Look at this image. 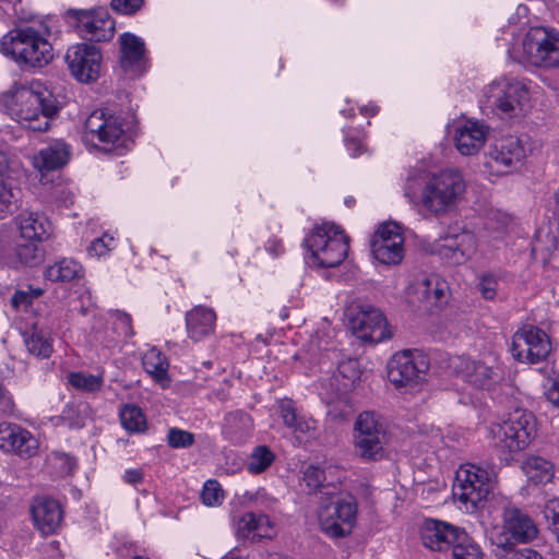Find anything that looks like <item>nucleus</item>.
Masks as SVG:
<instances>
[{
    "label": "nucleus",
    "mask_w": 559,
    "mask_h": 559,
    "mask_svg": "<svg viewBox=\"0 0 559 559\" xmlns=\"http://www.w3.org/2000/svg\"><path fill=\"white\" fill-rule=\"evenodd\" d=\"M466 191L460 170L444 169L433 174L413 170L406 178L404 195L427 212L441 216L454 210Z\"/></svg>",
    "instance_id": "f257e3e1"
},
{
    "label": "nucleus",
    "mask_w": 559,
    "mask_h": 559,
    "mask_svg": "<svg viewBox=\"0 0 559 559\" xmlns=\"http://www.w3.org/2000/svg\"><path fill=\"white\" fill-rule=\"evenodd\" d=\"M9 115L33 131H46L59 112L53 94L38 81L16 87L5 100Z\"/></svg>",
    "instance_id": "f03ea898"
},
{
    "label": "nucleus",
    "mask_w": 559,
    "mask_h": 559,
    "mask_svg": "<svg viewBox=\"0 0 559 559\" xmlns=\"http://www.w3.org/2000/svg\"><path fill=\"white\" fill-rule=\"evenodd\" d=\"M496 485L497 472L492 465L480 466L466 463L456 471L452 495L461 509L467 513H474L493 493Z\"/></svg>",
    "instance_id": "7ed1b4c3"
},
{
    "label": "nucleus",
    "mask_w": 559,
    "mask_h": 559,
    "mask_svg": "<svg viewBox=\"0 0 559 559\" xmlns=\"http://www.w3.org/2000/svg\"><path fill=\"white\" fill-rule=\"evenodd\" d=\"M1 48L16 62L34 68H43L53 59L52 45L46 35L34 26L11 29L2 37Z\"/></svg>",
    "instance_id": "20e7f679"
},
{
    "label": "nucleus",
    "mask_w": 559,
    "mask_h": 559,
    "mask_svg": "<svg viewBox=\"0 0 559 559\" xmlns=\"http://www.w3.org/2000/svg\"><path fill=\"white\" fill-rule=\"evenodd\" d=\"M310 252L308 262L319 267H335L347 257L349 239L344 230L333 223L316 225L305 239Z\"/></svg>",
    "instance_id": "39448f33"
},
{
    "label": "nucleus",
    "mask_w": 559,
    "mask_h": 559,
    "mask_svg": "<svg viewBox=\"0 0 559 559\" xmlns=\"http://www.w3.org/2000/svg\"><path fill=\"white\" fill-rule=\"evenodd\" d=\"M535 432L533 415L522 408L511 412L501 423H492L488 433L492 445L503 453L518 452L525 449Z\"/></svg>",
    "instance_id": "423d86ee"
},
{
    "label": "nucleus",
    "mask_w": 559,
    "mask_h": 559,
    "mask_svg": "<svg viewBox=\"0 0 559 559\" xmlns=\"http://www.w3.org/2000/svg\"><path fill=\"white\" fill-rule=\"evenodd\" d=\"M386 431L380 417L373 412L360 413L353 427L354 454L364 462L380 461L385 456Z\"/></svg>",
    "instance_id": "0eeeda50"
},
{
    "label": "nucleus",
    "mask_w": 559,
    "mask_h": 559,
    "mask_svg": "<svg viewBox=\"0 0 559 559\" xmlns=\"http://www.w3.org/2000/svg\"><path fill=\"white\" fill-rule=\"evenodd\" d=\"M528 102V87L516 79L501 78L483 90V103L508 117L521 115Z\"/></svg>",
    "instance_id": "6e6552de"
},
{
    "label": "nucleus",
    "mask_w": 559,
    "mask_h": 559,
    "mask_svg": "<svg viewBox=\"0 0 559 559\" xmlns=\"http://www.w3.org/2000/svg\"><path fill=\"white\" fill-rule=\"evenodd\" d=\"M328 503H321L318 519L321 530L330 537L340 538L349 535L357 522L358 504L352 495L328 497Z\"/></svg>",
    "instance_id": "1a4fd4ad"
},
{
    "label": "nucleus",
    "mask_w": 559,
    "mask_h": 559,
    "mask_svg": "<svg viewBox=\"0 0 559 559\" xmlns=\"http://www.w3.org/2000/svg\"><path fill=\"white\" fill-rule=\"evenodd\" d=\"M523 55L528 63L544 70H559V32L531 28L525 35Z\"/></svg>",
    "instance_id": "9d476101"
},
{
    "label": "nucleus",
    "mask_w": 559,
    "mask_h": 559,
    "mask_svg": "<svg viewBox=\"0 0 559 559\" xmlns=\"http://www.w3.org/2000/svg\"><path fill=\"white\" fill-rule=\"evenodd\" d=\"M388 379L397 389L419 384L429 369L427 358L417 350L395 353L386 365Z\"/></svg>",
    "instance_id": "9b49d317"
},
{
    "label": "nucleus",
    "mask_w": 559,
    "mask_h": 559,
    "mask_svg": "<svg viewBox=\"0 0 559 559\" xmlns=\"http://www.w3.org/2000/svg\"><path fill=\"white\" fill-rule=\"evenodd\" d=\"M348 319L353 333L365 342L380 343L392 336L384 314L371 305L350 307Z\"/></svg>",
    "instance_id": "f8f14e48"
},
{
    "label": "nucleus",
    "mask_w": 559,
    "mask_h": 559,
    "mask_svg": "<svg viewBox=\"0 0 559 559\" xmlns=\"http://www.w3.org/2000/svg\"><path fill=\"white\" fill-rule=\"evenodd\" d=\"M84 139L93 144H103L105 151L120 147L124 143L121 119L103 109L94 110L85 120Z\"/></svg>",
    "instance_id": "ddd939ff"
},
{
    "label": "nucleus",
    "mask_w": 559,
    "mask_h": 559,
    "mask_svg": "<svg viewBox=\"0 0 559 559\" xmlns=\"http://www.w3.org/2000/svg\"><path fill=\"white\" fill-rule=\"evenodd\" d=\"M64 60L72 76L81 83H93L100 76L103 55L92 44L80 43L69 47Z\"/></svg>",
    "instance_id": "4468645a"
},
{
    "label": "nucleus",
    "mask_w": 559,
    "mask_h": 559,
    "mask_svg": "<svg viewBox=\"0 0 559 559\" xmlns=\"http://www.w3.org/2000/svg\"><path fill=\"white\" fill-rule=\"evenodd\" d=\"M551 342L545 331L526 325L519 330L512 341V354L521 362L538 364L551 352Z\"/></svg>",
    "instance_id": "2eb2a0df"
},
{
    "label": "nucleus",
    "mask_w": 559,
    "mask_h": 559,
    "mask_svg": "<svg viewBox=\"0 0 559 559\" xmlns=\"http://www.w3.org/2000/svg\"><path fill=\"white\" fill-rule=\"evenodd\" d=\"M68 14L75 20L76 29L83 38L93 41H107L114 37L115 22L107 9H72L68 11Z\"/></svg>",
    "instance_id": "dca6fc26"
},
{
    "label": "nucleus",
    "mask_w": 559,
    "mask_h": 559,
    "mask_svg": "<svg viewBox=\"0 0 559 559\" xmlns=\"http://www.w3.org/2000/svg\"><path fill=\"white\" fill-rule=\"evenodd\" d=\"M371 252L382 264H399L404 258V236L400 225L381 224L371 239Z\"/></svg>",
    "instance_id": "f3484780"
},
{
    "label": "nucleus",
    "mask_w": 559,
    "mask_h": 559,
    "mask_svg": "<svg viewBox=\"0 0 559 559\" xmlns=\"http://www.w3.org/2000/svg\"><path fill=\"white\" fill-rule=\"evenodd\" d=\"M524 158L522 142L515 136H507L490 146L486 166L496 174L506 175L516 169Z\"/></svg>",
    "instance_id": "a211bd4d"
},
{
    "label": "nucleus",
    "mask_w": 559,
    "mask_h": 559,
    "mask_svg": "<svg viewBox=\"0 0 559 559\" xmlns=\"http://www.w3.org/2000/svg\"><path fill=\"white\" fill-rule=\"evenodd\" d=\"M0 449L29 457L36 453L38 440L16 424L2 423L0 424Z\"/></svg>",
    "instance_id": "6ab92c4d"
},
{
    "label": "nucleus",
    "mask_w": 559,
    "mask_h": 559,
    "mask_svg": "<svg viewBox=\"0 0 559 559\" xmlns=\"http://www.w3.org/2000/svg\"><path fill=\"white\" fill-rule=\"evenodd\" d=\"M460 531L457 527L438 520H426L421 526L423 544L433 551H444L453 547L459 539Z\"/></svg>",
    "instance_id": "aec40b11"
},
{
    "label": "nucleus",
    "mask_w": 559,
    "mask_h": 559,
    "mask_svg": "<svg viewBox=\"0 0 559 559\" xmlns=\"http://www.w3.org/2000/svg\"><path fill=\"white\" fill-rule=\"evenodd\" d=\"M488 131V127L477 120L461 122L455 128L454 133L456 150L464 156L477 154L487 140Z\"/></svg>",
    "instance_id": "412c9836"
},
{
    "label": "nucleus",
    "mask_w": 559,
    "mask_h": 559,
    "mask_svg": "<svg viewBox=\"0 0 559 559\" xmlns=\"http://www.w3.org/2000/svg\"><path fill=\"white\" fill-rule=\"evenodd\" d=\"M32 516L37 528L44 535H49L60 526L63 515L60 504L56 500L40 497L35 499L32 504Z\"/></svg>",
    "instance_id": "4be33fe9"
},
{
    "label": "nucleus",
    "mask_w": 559,
    "mask_h": 559,
    "mask_svg": "<svg viewBox=\"0 0 559 559\" xmlns=\"http://www.w3.org/2000/svg\"><path fill=\"white\" fill-rule=\"evenodd\" d=\"M460 368L463 378L479 389H489L500 378V368L497 362L489 365L486 361L462 358Z\"/></svg>",
    "instance_id": "5701e85b"
},
{
    "label": "nucleus",
    "mask_w": 559,
    "mask_h": 559,
    "mask_svg": "<svg viewBox=\"0 0 559 559\" xmlns=\"http://www.w3.org/2000/svg\"><path fill=\"white\" fill-rule=\"evenodd\" d=\"M503 528L519 542H530L537 535V527L532 519L520 509L506 504L502 512Z\"/></svg>",
    "instance_id": "b1692460"
},
{
    "label": "nucleus",
    "mask_w": 559,
    "mask_h": 559,
    "mask_svg": "<svg viewBox=\"0 0 559 559\" xmlns=\"http://www.w3.org/2000/svg\"><path fill=\"white\" fill-rule=\"evenodd\" d=\"M236 534L241 539L252 542L271 537L272 525L262 513L246 512L235 520Z\"/></svg>",
    "instance_id": "393cba45"
},
{
    "label": "nucleus",
    "mask_w": 559,
    "mask_h": 559,
    "mask_svg": "<svg viewBox=\"0 0 559 559\" xmlns=\"http://www.w3.org/2000/svg\"><path fill=\"white\" fill-rule=\"evenodd\" d=\"M216 321L215 312L206 307L198 306L187 312L186 325L190 338L202 340L214 331Z\"/></svg>",
    "instance_id": "a878e982"
},
{
    "label": "nucleus",
    "mask_w": 559,
    "mask_h": 559,
    "mask_svg": "<svg viewBox=\"0 0 559 559\" xmlns=\"http://www.w3.org/2000/svg\"><path fill=\"white\" fill-rule=\"evenodd\" d=\"M475 251L476 242L474 237L469 234H463L455 239H450L438 249L442 259L455 265L467 261Z\"/></svg>",
    "instance_id": "bb28decb"
},
{
    "label": "nucleus",
    "mask_w": 559,
    "mask_h": 559,
    "mask_svg": "<svg viewBox=\"0 0 559 559\" xmlns=\"http://www.w3.org/2000/svg\"><path fill=\"white\" fill-rule=\"evenodd\" d=\"M70 157L69 146L57 141L47 147L41 148L33 156V165L40 171H49L63 167Z\"/></svg>",
    "instance_id": "cd10ccee"
},
{
    "label": "nucleus",
    "mask_w": 559,
    "mask_h": 559,
    "mask_svg": "<svg viewBox=\"0 0 559 559\" xmlns=\"http://www.w3.org/2000/svg\"><path fill=\"white\" fill-rule=\"evenodd\" d=\"M21 236L26 240L43 241L48 238L50 223L44 214L24 211L16 217Z\"/></svg>",
    "instance_id": "c85d7f7f"
},
{
    "label": "nucleus",
    "mask_w": 559,
    "mask_h": 559,
    "mask_svg": "<svg viewBox=\"0 0 559 559\" xmlns=\"http://www.w3.org/2000/svg\"><path fill=\"white\" fill-rule=\"evenodd\" d=\"M120 64L129 71L140 67L145 55V45L142 38L131 33H123L119 37Z\"/></svg>",
    "instance_id": "c756f323"
},
{
    "label": "nucleus",
    "mask_w": 559,
    "mask_h": 559,
    "mask_svg": "<svg viewBox=\"0 0 559 559\" xmlns=\"http://www.w3.org/2000/svg\"><path fill=\"white\" fill-rule=\"evenodd\" d=\"M83 266L73 259H61L49 265L45 271V276L51 282L71 283L83 277Z\"/></svg>",
    "instance_id": "7c9ffc66"
},
{
    "label": "nucleus",
    "mask_w": 559,
    "mask_h": 559,
    "mask_svg": "<svg viewBox=\"0 0 559 559\" xmlns=\"http://www.w3.org/2000/svg\"><path fill=\"white\" fill-rule=\"evenodd\" d=\"M302 485L308 493L320 492L323 496H333L336 487L326 483V469L317 465H307L302 471Z\"/></svg>",
    "instance_id": "2f4dec72"
},
{
    "label": "nucleus",
    "mask_w": 559,
    "mask_h": 559,
    "mask_svg": "<svg viewBox=\"0 0 559 559\" xmlns=\"http://www.w3.org/2000/svg\"><path fill=\"white\" fill-rule=\"evenodd\" d=\"M143 367L145 371L153 377V379L160 383L163 386H166L168 379V368L169 362L165 355L156 349H148L142 359Z\"/></svg>",
    "instance_id": "473e14b6"
},
{
    "label": "nucleus",
    "mask_w": 559,
    "mask_h": 559,
    "mask_svg": "<svg viewBox=\"0 0 559 559\" xmlns=\"http://www.w3.org/2000/svg\"><path fill=\"white\" fill-rule=\"evenodd\" d=\"M522 471L534 484H546L554 477L552 464L540 456H528L522 462Z\"/></svg>",
    "instance_id": "72a5a7b5"
},
{
    "label": "nucleus",
    "mask_w": 559,
    "mask_h": 559,
    "mask_svg": "<svg viewBox=\"0 0 559 559\" xmlns=\"http://www.w3.org/2000/svg\"><path fill=\"white\" fill-rule=\"evenodd\" d=\"M280 413L284 425L295 433L307 435L314 429V421L299 416L290 400L280 403Z\"/></svg>",
    "instance_id": "f704fd0d"
},
{
    "label": "nucleus",
    "mask_w": 559,
    "mask_h": 559,
    "mask_svg": "<svg viewBox=\"0 0 559 559\" xmlns=\"http://www.w3.org/2000/svg\"><path fill=\"white\" fill-rule=\"evenodd\" d=\"M360 374L361 371L357 360L348 359L342 361L337 367L336 373L333 376L337 391L347 392L352 390L360 380Z\"/></svg>",
    "instance_id": "c9c22d12"
},
{
    "label": "nucleus",
    "mask_w": 559,
    "mask_h": 559,
    "mask_svg": "<svg viewBox=\"0 0 559 559\" xmlns=\"http://www.w3.org/2000/svg\"><path fill=\"white\" fill-rule=\"evenodd\" d=\"M448 286L438 277L431 276L425 278L417 288L418 294L430 305H438L447 295Z\"/></svg>",
    "instance_id": "e433bc0d"
},
{
    "label": "nucleus",
    "mask_w": 559,
    "mask_h": 559,
    "mask_svg": "<svg viewBox=\"0 0 559 559\" xmlns=\"http://www.w3.org/2000/svg\"><path fill=\"white\" fill-rule=\"evenodd\" d=\"M119 416L122 427L129 432H142L146 428L145 416L142 409L136 405H123Z\"/></svg>",
    "instance_id": "4c0bfd02"
},
{
    "label": "nucleus",
    "mask_w": 559,
    "mask_h": 559,
    "mask_svg": "<svg viewBox=\"0 0 559 559\" xmlns=\"http://www.w3.org/2000/svg\"><path fill=\"white\" fill-rule=\"evenodd\" d=\"M453 559H483L480 546L463 531L452 547Z\"/></svg>",
    "instance_id": "58836bf2"
},
{
    "label": "nucleus",
    "mask_w": 559,
    "mask_h": 559,
    "mask_svg": "<svg viewBox=\"0 0 559 559\" xmlns=\"http://www.w3.org/2000/svg\"><path fill=\"white\" fill-rule=\"evenodd\" d=\"M274 460V453L266 445H259L249 455L246 468L250 474L258 475L266 471Z\"/></svg>",
    "instance_id": "ea45409f"
},
{
    "label": "nucleus",
    "mask_w": 559,
    "mask_h": 559,
    "mask_svg": "<svg viewBox=\"0 0 559 559\" xmlns=\"http://www.w3.org/2000/svg\"><path fill=\"white\" fill-rule=\"evenodd\" d=\"M37 242V240H28V242L16 247L15 257L21 264L35 266L43 262L44 251Z\"/></svg>",
    "instance_id": "a19ab883"
},
{
    "label": "nucleus",
    "mask_w": 559,
    "mask_h": 559,
    "mask_svg": "<svg viewBox=\"0 0 559 559\" xmlns=\"http://www.w3.org/2000/svg\"><path fill=\"white\" fill-rule=\"evenodd\" d=\"M25 345L27 350L36 357L47 358L52 352V345L48 335L36 329L29 336L25 337Z\"/></svg>",
    "instance_id": "79ce46f5"
},
{
    "label": "nucleus",
    "mask_w": 559,
    "mask_h": 559,
    "mask_svg": "<svg viewBox=\"0 0 559 559\" xmlns=\"http://www.w3.org/2000/svg\"><path fill=\"white\" fill-rule=\"evenodd\" d=\"M226 429L230 437L242 438L251 431L252 420L243 412L230 413L226 417Z\"/></svg>",
    "instance_id": "37998d69"
},
{
    "label": "nucleus",
    "mask_w": 559,
    "mask_h": 559,
    "mask_svg": "<svg viewBox=\"0 0 559 559\" xmlns=\"http://www.w3.org/2000/svg\"><path fill=\"white\" fill-rule=\"evenodd\" d=\"M69 383L76 390L84 392H96L103 386L102 376L90 374L85 372H71L68 377Z\"/></svg>",
    "instance_id": "c03bdc74"
},
{
    "label": "nucleus",
    "mask_w": 559,
    "mask_h": 559,
    "mask_svg": "<svg viewBox=\"0 0 559 559\" xmlns=\"http://www.w3.org/2000/svg\"><path fill=\"white\" fill-rule=\"evenodd\" d=\"M225 493L221 484L215 479H209L204 483L201 491V500L207 507L221 506Z\"/></svg>",
    "instance_id": "a18cd8bd"
},
{
    "label": "nucleus",
    "mask_w": 559,
    "mask_h": 559,
    "mask_svg": "<svg viewBox=\"0 0 559 559\" xmlns=\"http://www.w3.org/2000/svg\"><path fill=\"white\" fill-rule=\"evenodd\" d=\"M49 464L56 471V473L60 476L71 475L76 468V460L62 452H53L48 459Z\"/></svg>",
    "instance_id": "49530a36"
},
{
    "label": "nucleus",
    "mask_w": 559,
    "mask_h": 559,
    "mask_svg": "<svg viewBox=\"0 0 559 559\" xmlns=\"http://www.w3.org/2000/svg\"><path fill=\"white\" fill-rule=\"evenodd\" d=\"M88 406L86 404H69L62 413V418L72 428H81L85 425V415Z\"/></svg>",
    "instance_id": "de8ad7c7"
},
{
    "label": "nucleus",
    "mask_w": 559,
    "mask_h": 559,
    "mask_svg": "<svg viewBox=\"0 0 559 559\" xmlns=\"http://www.w3.org/2000/svg\"><path fill=\"white\" fill-rule=\"evenodd\" d=\"M112 329L119 336L130 337L133 335V329L131 324V317L121 311H115L111 314Z\"/></svg>",
    "instance_id": "09e8293b"
},
{
    "label": "nucleus",
    "mask_w": 559,
    "mask_h": 559,
    "mask_svg": "<svg viewBox=\"0 0 559 559\" xmlns=\"http://www.w3.org/2000/svg\"><path fill=\"white\" fill-rule=\"evenodd\" d=\"M167 439L168 444L175 449L188 448L192 445L194 441V437L191 432L177 428H173L169 430Z\"/></svg>",
    "instance_id": "8fccbe9b"
},
{
    "label": "nucleus",
    "mask_w": 559,
    "mask_h": 559,
    "mask_svg": "<svg viewBox=\"0 0 559 559\" xmlns=\"http://www.w3.org/2000/svg\"><path fill=\"white\" fill-rule=\"evenodd\" d=\"M15 204V195L10 187L0 180V218L9 214Z\"/></svg>",
    "instance_id": "3c124183"
},
{
    "label": "nucleus",
    "mask_w": 559,
    "mask_h": 559,
    "mask_svg": "<svg viewBox=\"0 0 559 559\" xmlns=\"http://www.w3.org/2000/svg\"><path fill=\"white\" fill-rule=\"evenodd\" d=\"M478 289L483 298L492 300L498 289V278L492 274H485L480 277Z\"/></svg>",
    "instance_id": "603ef678"
},
{
    "label": "nucleus",
    "mask_w": 559,
    "mask_h": 559,
    "mask_svg": "<svg viewBox=\"0 0 559 559\" xmlns=\"http://www.w3.org/2000/svg\"><path fill=\"white\" fill-rule=\"evenodd\" d=\"M144 0H111V7L119 13L133 14L143 4Z\"/></svg>",
    "instance_id": "864d4df0"
},
{
    "label": "nucleus",
    "mask_w": 559,
    "mask_h": 559,
    "mask_svg": "<svg viewBox=\"0 0 559 559\" xmlns=\"http://www.w3.org/2000/svg\"><path fill=\"white\" fill-rule=\"evenodd\" d=\"M544 518L547 521L548 526L555 521L559 520V499L550 498L546 501L544 507Z\"/></svg>",
    "instance_id": "5fc2aeb1"
},
{
    "label": "nucleus",
    "mask_w": 559,
    "mask_h": 559,
    "mask_svg": "<svg viewBox=\"0 0 559 559\" xmlns=\"http://www.w3.org/2000/svg\"><path fill=\"white\" fill-rule=\"evenodd\" d=\"M107 235L93 240L88 247V253L94 257H102L106 254L111 248H108L106 242Z\"/></svg>",
    "instance_id": "6e6d98bb"
},
{
    "label": "nucleus",
    "mask_w": 559,
    "mask_h": 559,
    "mask_svg": "<svg viewBox=\"0 0 559 559\" xmlns=\"http://www.w3.org/2000/svg\"><path fill=\"white\" fill-rule=\"evenodd\" d=\"M506 559H542V556L531 548H523L520 550H507Z\"/></svg>",
    "instance_id": "4d7b16f0"
},
{
    "label": "nucleus",
    "mask_w": 559,
    "mask_h": 559,
    "mask_svg": "<svg viewBox=\"0 0 559 559\" xmlns=\"http://www.w3.org/2000/svg\"><path fill=\"white\" fill-rule=\"evenodd\" d=\"M14 409V403L8 390L0 383V412L11 414Z\"/></svg>",
    "instance_id": "13d9d810"
},
{
    "label": "nucleus",
    "mask_w": 559,
    "mask_h": 559,
    "mask_svg": "<svg viewBox=\"0 0 559 559\" xmlns=\"http://www.w3.org/2000/svg\"><path fill=\"white\" fill-rule=\"evenodd\" d=\"M510 222V218L506 214H495L487 218V228L491 230H500L506 227Z\"/></svg>",
    "instance_id": "bf43d9fd"
},
{
    "label": "nucleus",
    "mask_w": 559,
    "mask_h": 559,
    "mask_svg": "<svg viewBox=\"0 0 559 559\" xmlns=\"http://www.w3.org/2000/svg\"><path fill=\"white\" fill-rule=\"evenodd\" d=\"M545 396L555 408L559 409V382L552 381L546 389Z\"/></svg>",
    "instance_id": "052dcab7"
},
{
    "label": "nucleus",
    "mask_w": 559,
    "mask_h": 559,
    "mask_svg": "<svg viewBox=\"0 0 559 559\" xmlns=\"http://www.w3.org/2000/svg\"><path fill=\"white\" fill-rule=\"evenodd\" d=\"M123 479L131 485H136L142 481L143 474L140 469L126 471Z\"/></svg>",
    "instance_id": "680f3d73"
},
{
    "label": "nucleus",
    "mask_w": 559,
    "mask_h": 559,
    "mask_svg": "<svg viewBox=\"0 0 559 559\" xmlns=\"http://www.w3.org/2000/svg\"><path fill=\"white\" fill-rule=\"evenodd\" d=\"M28 295L23 292H17L14 294V296L11 299V302L14 307H19L20 305L27 304L28 302Z\"/></svg>",
    "instance_id": "e2e57ef3"
},
{
    "label": "nucleus",
    "mask_w": 559,
    "mask_h": 559,
    "mask_svg": "<svg viewBox=\"0 0 559 559\" xmlns=\"http://www.w3.org/2000/svg\"><path fill=\"white\" fill-rule=\"evenodd\" d=\"M266 249L275 257L283 252V246L278 240H270Z\"/></svg>",
    "instance_id": "0e129e2a"
},
{
    "label": "nucleus",
    "mask_w": 559,
    "mask_h": 559,
    "mask_svg": "<svg viewBox=\"0 0 559 559\" xmlns=\"http://www.w3.org/2000/svg\"><path fill=\"white\" fill-rule=\"evenodd\" d=\"M346 146L349 151H353V155L356 156L360 152L361 143L356 139H349L346 141Z\"/></svg>",
    "instance_id": "69168bd1"
},
{
    "label": "nucleus",
    "mask_w": 559,
    "mask_h": 559,
    "mask_svg": "<svg viewBox=\"0 0 559 559\" xmlns=\"http://www.w3.org/2000/svg\"><path fill=\"white\" fill-rule=\"evenodd\" d=\"M550 532L556 536L558 543H559V520L555 521L552 524L548 526Z\"/></svg>",
    "instance_id": "338daca9"
},
{
    "label": "nucleus",
    "mask_w": 559,
    "mask_h": 559,
    "mask_svg": "<svg viewBox=\"0 0 559 559\" xmlns=\"http://www.w3.org/2000/svg\"><path fill=\"white\" fill-rule=\"evenodd\" d=\"M542 231L537 234L536 242L533 247V252H536L538 250H542Z\"/></svg>",
    "instance_id": "774afa93"
}]
</instances>
